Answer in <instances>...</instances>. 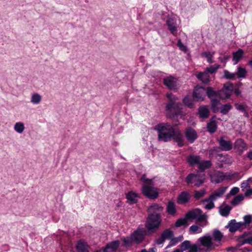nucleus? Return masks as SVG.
<instances>
[{
    "instance_id": "20e7f679",
    "label": "nucleus",
    "mask_w": 252,
    "mask_h": 252,
    "mask_svg": "<svg viewBox=\"0 0 252 252\" xmlns=\"http://www.w3.org/2000/svg\"><path fill=\"white\" fill-rule=\"evenodd\" d=\"M182 104L181 103L175 102H168L165 105V110L167 116L173 118L175 116L181 115L182 113Z\"/></svg>"
},
{
    "instance_id": "6e6d98bb",
    "label": "nucleus",
    "mask_w": 252,
    "mask_h": 252,
    "mask_svg": "<svg viewBox=\"0 0 252 252\" xmlns=\"http://www.w3.org/2000/svg\"><path fill=\"white\" fill-rule=\"evenodd\" d=\"M236 74L231 73L227 70H224V77L228 79H234L235 78Z\"/></svg>"
},
{
    "instance_id": "7c9ffc66",
    "label": "nucleus",
    "mask_w": 252,
    "mask_h": 252,
    "mask_svg": "<svg viewBox=\"0 0 252 252\" xmlns=\"http://www.w3.org/2000/svg\"><path fill=\"white\" fill-rule=\"evenodd\" d=\"M206 94L211 100L212 99H215L217 97L219 98V91H215L213 88L210 87L206 88Z\"/></svg>"
},
{
    "instance_id": "a878e982",
    "label": "nucleus",
    "mask_w": 252,
    "mask_h": 252,
    "mask_svg": "<svg viewBox=\"0 0 252 252\" xmlns=\"http://www.w3.org/2000/svg\"><path fill=\"white\" fill-rule=\"evenodd\" d=\"M138 197L139 196L138 194L133 191H129L126 194V198L127 200V202L129 204H133L136 203Z\"/></svg>"
},
{
    "instance_id": "e2e57ef3",
    "label": "nucleus",
    "mask_w": 252,
    "mask_h": 252,
    "mask_svg": "<svg viewBox=\"0 0 252 252\" xmlns=\"http://www.w3.org/2000/svg\"><path fill=\"white\" fill-rule=\"evenodd\" d=\"M234 106H235L236 108L240 111H242V112H244L245 111V110H246L245 108H244V107L243 106V105H241V104H239L238 103H235L234 104Z\"/></svg>"
},
{
    "instance_id": "de8ad7c7",
    "label": "nucleus",
    "mask_w": 252,
    "mask_h": 252,
    "mask_svg": "<svg viewBox=\"0 0 252 252\" xmlns=\"http://www.w3.org/2000/svg\"><path fill=\"white\" fill-rule=\"evenodd\" d=\"M206 193V191L205 189L195 190L194 192V197L196 200H198L203 197Z\"/></svg>"
},
{
    "instance_id": "f3484780",
    "label": "nucleus",
    "mask_w": 252,
    "mask_h": 252,
    "mask_svg": "<svg viewBox=\"0 0 252 252\" xmlns=\"http://www.w3.org/2000/svg\"><path fill=\"white\" fill-rule=\"evenodd\" d=\"M172 138L174 141L177 143L179 147H181L184 146V136L179 129H174V134H173Z\"/></svg>"
},
{
    "instance_id": "052dcab7",
    "label": "nucleus",
    "mask_w": 252,
    "mask_h": 252,
    "mask_svg": "<svg viewBox=\"0 0 252 252\" xmlns=\"http://www.w3.org/2000/svg\"><path fill=\"white\" fill-rule=\"evenodd\" d=\"M205 57L207 59V61L209 63H211L212 58L214 55V53L211 54L210 52H205L203 53Z\"/></svg>"
},
{
    "instance_id": "b1692460",
    "label": "nucleus",
    "mask_w": 252,
    "mask_h": 252,
    "mask_svg": "<svg viewBox=\"0 0 252 252\" xmlns=\"http://www.w3.org/2000/svg\"><path fill=\"white\" fill-rule=\"evenodd\" d=\"M201 160L200 156L189 155L187 157V162L190 165L194 166L195 165H198L199 161Z\"/></svg>"
},
{
    "instance_id": "c03bdc74",
    "label": "nucleus",
    "mask_w": 252,
    "mask_h": 252,
    "mask_svg": "<svg viewBox=\"0 0 252 252\" xmlns=\"http://www.w3.org/2000/svg\"><path fill=\"white\" fill-rule=\"evenodd\" d=\"M232 108V106L230 104H225L220 107V112L223 115H226Z\"/></svg>"
},
{
    "instance_id": "4be33fe9",
    "label": "nucleus",
    "mask_w": 252,
    "mask_h": 252,
    "mask_svg": "<svg viewBox=\"0 0 252 252\" xmlns=\"http://www.w3.org/2000/svg\"><path fill=\"white\" fill-rule=\"evenodd\" d=\"M190 195L188 191H184L179 194L177 201L179 204H185L189 202Z\"/></svg>"
},
{
    "instance_id": "4468645a",
    "label": "nucleus",
    "mask_w": 252,
    "mask_h": 252,
    "mask_svg": "<svg viewBox=\"0 0 252 252\" xmlns=\"http://www.w3.org/2000/svg\"><path fill=\"white\" fill-rule=\"evenodd\" d=\"M163 84L170 90H177V80L176 78L169 76L163 80Z\"/></svg>"
},
{
    "instance_id": "0e129e2a",
    "label": "nucleus",
    "mask_w": 252,
    "mask_h": 252,
    "mask_svg": "<svg viewBox=\"0 0 252 252\" xmlns=\"http://www.w3.org/2000/svg\"><path fill=\"white\" fill-rule=\"evenodd\" d=\"M239 191V189L238 187L233 188L230 191V194L232 195H234Z\"/></svg>"
},
{
    "instance_id": "1a4fd4ad",
    "label": "nucleus",
    "mask_w": 252,
    "mask_h": 252,
    "mask_svg": "<svg viewBox=\"0 0 252 252\" xmlns=\"http://www.w3.org/2000/svg\"><path fill=\"white\" fill-rule=\"evenodd\" d=\"M211 182L215 184L221 183L225 178V174L220 171L214 170L209 173Z\"/></svg>"
},
{
    "instance_id": "bb28decb",
    "label": "nucleus",
    "mask_w": 252,
    "mask_h": 252,
    "mask_svg": "<svg viewBox=\"0 0 252 252\" xmlns=\"http://www.w3.org/2000/svg\"><path fill=\"white\" fill-rule=\"evenodd\" d=\"M214 200H212L211 198L208 196L206 198L203 199L201 201V203L205 204L204 208L206 210H210L213 209L215 207V204Z\"/></svg>"
},
{
    "instance_id": "cd10ccee",
    "label": "nucleus",
    "mask_w": 252,
    "mask_h": 252,
    "mask_svg": "<svg viewBox=\"0 0 252 252\" xmlns=\"http://www.w3.org/2000/svg\"><path fill=\"white\" fill-rule=\"evenodd\" d=\"M196 77L204 84H207L210 82V76L206 71L199 72Z\"/></svg>"
},
{
    "instance_id": "c9c22d12",
    "label": "nucleus",
    "mask_w": 252,
    "mask_h": 252,
    "mask_svg": "<svg viewBox=\"0 0 252 252\" xmlns=\"http://www.w3.org/2000/svg\"><path fill=\"white\" fill-rule=\"evenodd\" d=\"M220 151H221L217 146H215L211 148L209 151V157L211 159L217 158H219V155L220 154Z\"/></svg>"
},
{
    "instance_id": "4d7b16f0",
    "label": "nucleus",
    "mask_w": 252,
    "mask_h": 252,
    "mask_svg": "<svg viewBox=\"0 0 252 252\" xmlns=\"http://www.w3.org/2000/svg\"><path fill=\"white\" fill-rule=\"evenodd\" d=\"M218 68H219V66L215 67V66H214L213 65H211V66H210L209 67H207L206 68V71L208 73L209 72V73H210L211 74H213V73H214L215 72H216L217 71V70L218 69Z\"/></svg>"
},
{
    "instance_id": "f8f14e48",
    "label": "nucleus",
    "mask_w": 252,
    "mask_h": 252,
    "mask_svg": "<svg viewBox=\"0 0 252 252\" xmlns=\"http://www.w3.org/2000/svg\"><path fill=\"white\" fill-rule=\"evenodd\" d=\"M206 89L202 86H196L192 94V97L195 101H203L205 98Z\"/></svg>"
},
{
    "instance_id": "0eeeda50",
    "label": "nucleus",
    "mask_w": 252,
    "mask_h": 252,
    "mask_svg": "<svg viewBox=\"0 0 252 252\" xmlns=\"http://www.w3.org/2000/svg\"><path fill=\"white\" fill-rule=\"evenodd\" d=\"M198 241L200 242V245L205 248L206 252L211 251L214 248V243L212 236L208 234L205 235L198 239Z\"/></svg>"
},
{
    "instance_id": "6e6552de",
    "label": "nucleus",
    "mask_w": 252,
    "mask_h": 252,
    "mask_svg": "<svg viewBox=\"0 0 252 252\" xmlns=\"http://www.w3.org/2000/svg\"><path fill=\"white\" fill-rule=\"evenodd\" d=\"M217 141L219 145L217 147L221 151H229L232 149V143L230 140H227L224 136L217 138Z\"/></svg>"
},
{
    "instance_id": "69168bd1",
    "label": "nucleus",
    "mask_w": 252,
    "mask_h": 252,
    "mask_svg": "<svg viewBox=\"0 0 252 252\" xmlns=\"http://www.w3.org/2000/svg\"><path fill=\"white\" fill-rule=\"evenodd\" d=\"M250 180V179H249L246 182H243L241 184V188L242 189H246L247 188H250V184L248 182Z\"/></svg>"
},
{
    "instance_id": "f704fd0d",
    "label": "nucleus",
    "mask_w": 252,
    "mask_h": 252,
    "mask_svg": "<svg viewBox=\"0 0 252 252\" xmlns=\"http://www.w3.org/2000/svg\"><path fill=\"white\" fill-rule=\"evenodd\" d=\"M198 114L200 118L206 119L209 116V110L206 106H202L198 108Z\"/></svg>"
},
{
    "instance_id": "473e14b6",
    "label": "nucleus",
    "mask_w": 252,
    "mask_h": 252,
    "mask_svg": "<svg viewBox=\"0 0 252 252\" xmlns=\"http://www.w3.org/2000/svg\"><path fill=\"white\" fill-rule=\"evenodd\" d=\"M212 165V163L211 160H200L198 168L200 171L203 172L206 169L210 168Z\"/></svg>"
},
{
    "instance_id": "a211bd4d",
    "label": "nucleus",
    "mask_w": 252,
    "mask_h": 252,
    "mask_svg": "<svg viewBox=\"0 0 252 252\" xmlns=\"http://www.w3.org/2000/svg\"><path fill=\"white\" fill-rule=\"evenodd\" d=\"M173 236L172 231L169 229H166L161 233L160 236L156 239V243L158 245L163 244L166 239L171 238Z\"/></svg>"
},
{
    "instance_id": "3c124183",
    "label": "nucleus",
    "mask_w": 252,
    "mask_h": 252,
    "mask_svg": "<svg viewBox=\"0 0 252 252\" xmlns=\"http://www.w3.org/2000/svg\"><path fill=\"white\" fill-rule=\"evenodd\" d=\"M244 199V196L240 194L235 196L231 201V204L233 206H236L240 203Z\"/></svg>"
},
{
    "instance_id": "680f3d73",
    "label": "nucleus",
    "mask_w": 252,
    "mask_h": 252,
    "mask_svg": "<svg viewBox=\"0 0 252 252\" xmlns=\"http://www.w3.org/2000/svg\"><path fill=\"white\" fill-rule=\"evenodd\" d=\"M199 229V227L197 225H192L190 226L189 231L190 233H195Z\"/></svg>"
},
{
    "instance_id": "c85d7f7f",
    "label": "nucleus",
    "mask_w": 252,
    "mask_h": 252,
    "mask_svg": "<svg viewBox=\"0 0 252 252\" xmlns=\"http://www.w3.org/2000/svg\"><path fill=\"white\" fill-rule=\"evenodd\" d=\"M166 212L167 213L172 216H175L177 213L175 203L172 201H169L166 206Z\"/></svg>"
},
{
    "instance_id": "09e8293b",
    "label": "nucleus",
    "mask_w": 252,
    "mask_h": 252,
    "mask_svg": "<svg viewBox=\"0 0 252 252\" xmlns=\"http://www.w3.org/2000/svg\"><path fill=\"white\" fill-rule=\"evenodd\" d=\"M237 69V72L235 73L236 75H237V77L239 78H245L247 74V71L246 69L239 66L238 67Z\"/></svg>"
},
{
    "instance_id": "f03ea898",
    "label": "nucleus",
    "mask_w": 252,
    "mask_h": 252,
    "mask_svg": "<svg viewBox=\"0 0 252 252\" xmlns=\"http://www.w3.org/2000/svg\"><path fill=\"white\" fill-rule=\"evenodd\" d=\"M174 129L168 123L158 124L154 128L158 132V140L163 142H167L171 139Z\"/></svg>"
},
{
    "instance_id": "6ab92c4d",
    "label": "nucleus",
    "mask_w": 252,
    "mask_h": 252,
    "mask_svg": "<svg viewBox=\"0 0 252 252\" xmlns=\"http://www.w3.org/2000/svg\"><path fill=\"white\" fill-rule=\"evenodd\" d=\"M163 211V207L158 203H153L150 205L147 209L149 214L161 215Z\"/></svg>"
},
{
    "instance_id": "ddd939ff",
    "label": "nucleus",
    "mask_w": 252,
    "mask_h": 252,
    "mask_svg": "<svg viewBox=\"0 0 252 252\" xmlns=\"http://www.w3.org/2000/svg\"><path fill=\"white\" fill-rule=\"evenodd\" d=\"M248 148V145L243 139L239 138L235 141L234 144V149L239 155H241L245 151L247 150Z\"/></svg>"
},
{
    "instance_id": "a19ab883",
    "label": "nucleus",
    "mask_w": 252,
    "mask_h": 252,
    "mask_svg": "<svg viewBox=\"0 0 252 252\" xmlns=\"http://www.w3.org/2000/svg\"><path fill=\"white\" fill-rule=\"evenodd\" d=\"M183 239V236L182 235H180L178 237L174 238L173 236L170 238V240L169 243L166 246V249L170 248V247L175 246L178 243L182 241Z\"/></svg>"
},
{
    "instance_id": "774afa93",
    "label": "nucleus",
    "mask_w": 252,
    "mask_h": 252,
    "mask_svg": "<svg viewBox=\"0 0 252 252\" xmlns=\"http://www.w3.org/2000/svg\"><path fill=\"white\" fill-rule=\"evenodd\" d=\"M243 243L245 244H252V236L247 238L243 239Z\"/></svg>"
},
{
    "instance_id": "4c0bfd02",
    "label": "nucleus",
    "mask_w": 252,
    "mask_h": 252,
    "mask_svg": "<svg viewBox=\"0 0 252 252\" xmlns=\"http://www.w3.org/2000/svg\"><path fill=\"white\" fill-rule=\"evenodd\" d=\"M190 242L189 240L184 241L180 245V249H177L173 252H183L189 248L190 247Z\"/></svg>"
},
{
    "instance_id": "72a5a7b5",
    "label": "nucleus",
    "mask_w": 252,
    "mask_h": 252,
    "mask_svg": "<svg viewBox=\"0 0 252 252\" xmlns=\"http://www.w3.org/2000/svg\"><path fill=\"white\" fill-rule=\"evenodd\" d=\"M244 55V51L241 49H239L236 52H233V61L234 64H236L238 63L240 59L242 58Z\"/></svg>"
},
{
    "instance_id": "603ef678",
    "label": "nucleus",
    "mask_w": 252,
    "mask_h": 252,
    "mask_svg": "<svg viewBox=\"0 0 252 252\" xmlns=\"http://www.w3.org/2000/svg\"><path fill=\"white\" fill-rule=\"evenodd\" d=\"M187 219L185 216L184 218H181L178 219L175 223V226L177 227H181L184 225L187 224Z\"/></svg>"
},
{
    "instance_id": "412c9836",
    "label": "nucleus",
    "mask_w": 252,
    "mask_h": 252,
    "mask_svg": "<svg viewBox=\"0 0 252 252\" xmlns=\"http://www.w3.org/2000/svg\"><path fill=\"white\" fill-rule=\"evenodd\" d=\"M242 226L241 222H236V220L233 219L230 220L227 225L225 226L226 228H228L229 232L233 233L236 231L239 228Z\"/></svg>"
},
{
    "instance_id": "aec40b11",
    "label": "nucleus",
    "mask_w": 252,
    "mask_h": 252,
    "mask_svg": "<svg viewBox=\"0 0 252 252\" xmlns=\"http://www.w3.org/2000/svg\"><path fill=\"white\" fill-rule=\"evenodd\" d=\"M120 242L119 240L112 241L107 243L105 247L102 248L103 252H116L118 249Z\"/></svg>"
},
{
    "instance_id": "79ce46f5",
    "label": "nucleus",
    "mask_w": 252,
    "mask_h": 252,
    "mask_svg": "<svg viewBox=\"0 0 252 252\" xmlns=\"http://www.w3.org/2000/svg\"><path fill=\"white\" fill-rule=\"evenodd\" d=\"M220 103V100L215 99H212L211 100V108L214 113H217L219 112V105Z\"/></svg>"
},
{
    "instance_id": "864d4df0",
    "label": "nucleus",
    "mask_w": 252,
    "mask_h": 252,
    "mask_svg": "<svg viewBox=\"0 0 252 252\" xmlns=\"http://www.w3.org/2000/svg\"><path fill=\"white\" fill-rule=\"evenodd\" d=\"M244 221L241 222L242 226L244 225H249L252 222V217L250 215H245L243 217Z\"/></svg>"
},
{
    "instance_id": "58836bf2",
    "label": "nucleus",
    "mask_w": 252,
    "mask_h": 252,
    "mask_svg": "<svg viewBox=\"0 0 252 252\" xmlns=\"http://www.w3.org/2000/svg\"><path fill=\"white\" fill-rule=\"evenodd\" d=\"M87 244L82 240L79 241L76 245L77 252H88Z\"/></svg>"
},
{
    "instance_id": "39448f33",
    "label": "nucleus",
    "mask_w": 252,
    "mask_h": 252,
    "mask_svg": "<svg viewBox=\"0 0 252 252\" xmlns=\"http://www.w3.org/2000/svg\"><path fill=\"white\" fill-rule=\"evenodd\" d=\"M186 182L188 184H194L196 187H199L204 182L205 174L190 173L186 178Z\"/></svg>"
},
{
    "instance_id": "9b49d317",
    "label": "nucleus",
    "mask_w": 252,
    "mask_h": 252,
    "mask_svg": "<svg viewBox=\"0 0 252 252\" xmlns=\"http://www.w3.org/2000/svg\"><path fill=\"white\" fill-rule=\"evenodd\" d=\"M146 231L143 227H138L131 235L137 244L141 243L144 239Z\"/></svg>"
},
{
    "instance_id": "2f4dec72",
    "label": "nucleus",
    "mask_w": 252,
    "mask_h": 252,
    "mask_svg": "<svg viewBox=\"0 0 252 252\" xmlns=\"http://www.w3.org/2000/svg\"><path fill=\"white\" fill-rule=\"evenodd\" d=\"M208 216L206 214H201L198 215L196 219V222H199V225L202 227H204L208 223L207 220Z\"/></svg>"
},
{
    "instance_id": "423d86ee",
    "label": "nucleus",
    "mask_w": 252,
    "mask_h": 252,
    "mask_svg": "<svg viewBox=\"0 0 252 252\" xmlns=\"http://www.w3.org/2000/svg\"><path fill=\"white\" fill-rule=\"evenodd\" d=\"M233 162L234 159L231 156L228 154L223 155L221 153L219 155V158H217L216 167L222 168L223 164L231 165Z\"/></svg>"
},
{
    "instance_id": "e433bc0d",
    "label": "nucleus",
    "mask_w": 252,
    "mask_h": 252,
    "mask_svg": "<svg viewBox=\"0 0 252 252\" xmlns=\"http://www.w3.org/2000/svg\"><path fill=\"white\" fill-rule=\"evenodd\" d=\"M207 128L208 131L211 133H213L216 131L217 128V122L213 119V118H212L211 119L210 122L207 124Z\"/></svg>"
},
{
    "instance_id": "7ed1b4c3",
    "label": "nucleus",
    "mask_w": 252,
    "mask_h": 252,
    "mask_svg": "<svg viewBox=\"0 0 252 252\" xmlns=\"http://www.w3.org/2000/svg\"><path fill=\"white\" fill-rule=\"evenodd\" d=\"M161 215L148 214L145 222V227L150 234L155 233L161 223Z\"/></svg>"
},
{
    "instance_id": "2eb2a0df",
    "label": "nucleus",
    "mask_w": 252,
    "mask_h": 252,
    "mask_svg": "<svg viewBox=\"0 0 252 252\" xmlns=\"http://www.w3.org/2000/svg\"><path fill=\"white\" fill-rule=\"evenodd\" d=\"M166 23L168 30L173 35H176L177 33L176 18L175 17L168 16Z\"/></svg>"
},
{
    "instance_id": "393cba45",
    "label": "nucleus",
    "mask_w": 252,
    "mask_h": 252,
    "mask_svg": "<svg viewBox=\"0 0 252 252\" xmlns=\"http://www.w3.org/2000/svg\"><path fill=\"white\" fill-rule=\"evenodd\" d=\"M227 187H221L215 190L213 193L210 194L209 196L214 201L216 200L217 198H220L222 196L224 193Z\"/></svg>"
},
{
    "instance_id": "338daca9",
    "label": "nucleus",
    "mask_w": 252,
    "mask_h": 252,
    "mask_svg": "<svg viewBox=\"0 0 252 252\" xmlns=\"http://www.w3.org/2000/svg\"><path fill=\"white\" fill-rule=\"evenodd\" d=\"M250 233V232H248V231L244 232L242 235H240L238 237V240H239L242 239H245V238L248 235H249Z\"/></svg>"
},
{
    "instance_id": "8fccbe9b",
    "label": "nucleus",
    "mask_w": 252,
    "mask_h": 252,
    "mask_svg": "<svg viewBox=\"0 0 252 252\" xmlns=\"http://www.w3.org/2000/svg\"><path fill=\"white\" fill-rule=\"evenodd\" d=\"M41 100V96L37 93L33 94L31 96V101L33 104H38Z\"/></svg>"
},
{
    "instance_id": "9d476101",
    "label": "nucleus",
    "mask_w": 252,
    "mask_h": 252,
    "mask_svg": "<svg viewBox=\"0 0 252 252\" xmlns=\"http://www.w3.org/2000/svg\"><path fill=\"white\" fill-rule=\"evenodd\" d=\"M233 84L227 83L224 84L223 88L219 91V98L224 99L229 98L232 93Z\"/></svg>"
},
{
    "instance_id": "13d9d810",
    "label": "nucleus",
    "mask_w": 252,
    "mask_h": 252,
    "mask_svg": "<svg viewBox=\"0 0 252 252\" xmlns=\"http://www.w3.org/2000/svg\"><path fill=\"white\" fill-rule=\"evenodd\" d=\"M238 241H239V243L236 245V248H234L233 247H230L227 249L228 251H232V252H234V251L236 250V249L239 248L240 247L242 246V245H244L245 244V243H243V240L242 241H240V240Z\"/></svg>"
},
{
    "instance_id": "37998d69",
    "label": "nucleus",
    "mask_w": 252,
    "mask_h": 252,
    "mask_svg": "<svg viewBox=\"0 0 252 252\" xmlns=\"http://www.w3.org/2000/svg\"><path fill=\"white\" fill-rule=\"evenodd\" d=\"M122 241L123 242L122 246L123 247L129 246L131 245V244H132L133 242H134V241L131 235H130L129 236L124 237L122 239Z\"/></svg>"
},
{
    "instance_id": "bf43d9fd",
    "label": "nucleus",
    "mask_w": 252,
    "mask_h": 252,
    "mask_svg": "<svg viewBox=\"0 0 252 252\" xmlns=\"http://www.w3.org/2000/svg\"><path fill=\"white\" fill-rule=\"evenodd\" d=\"M177 46L179 47V49L183 51L186 52L187 51V47L184 45L182 42L181 39H179L177 41Z\"/></svg>"
},
{
    "instance_id": "f257e3e1",
    "label": "nucleus",
    "mask_w": 252,
    "mask_h": 252,
    "mask_svg": "<svg viewBox=\"0 0 252 252\" xmlns=\"http://www.w3.org/2000/svg\"><path fill=\"white\" fill-rule=\"evenodd\" d=\"M141 180L144 183L141 190L144 196L150 199H155L158 196V192L157 188L154 187L153 179H147L145 174L141 177Z\"/></svg>"
},
{
    "instance_id": "5701e85b",
    "label": "nucleus",
    "mask_w": 252,
    "mask_h": 252,
    "mask_svg": "<svg viewBox=\"0 0 252 252\" xmlns=\"http://www.w3.org/2000/svg\"><path fill=\"white\" fill-rule=\"evenodd\" d=\"M202 213V211L200 209L196 208L188 212L185 216L187 220H194L196 219L197 216Z\"/></svg>"
},
{
    "instance_id": "ea45409f",
    "label": "nucleus",
    "mask_w": 252,
    "mask_h": 252,
    "mask_svg": "<svg viewBox=\"0 0 252 252\" xmlns=\"http://www.w3.org/2000/svg\"><path fill=\"white\" fill-rule=\"evenodd\" d=\"M231 209V207L228 205H225L223 208L220 207L219 213L221 216L226 217L230 214Z\"/></svg>"
},
{
    "instance_id": "c756f323",
    "label": "nucleus",
    "mask_w": 252,
    "mask_h": 252,
    "mask_svg": "<svg viewBox=\"0 0 252 252\" xmlns=\"http://www.w3.org/2000/svg\"><path fill=\"white\" fill-rule=\"evenodd\" d=\"M212 237L214 241L220 244V242L223 237V235L220 230L218 229H215L213 231Z\"/></svg>"
},
{
    "instance_id": "dca6fc26",
    "label": "nucleus",
    "mask_w": 252,
    "mask_h": 252,
    "mask_svg": "<svg viewBox=\"0 0 252 252\" xmlns=\"http://www.w3.org/2000/svg\"><path fill=\"white\" fill-rule=\"evenodd\" d=\"M185 135L188 141L190 143H193L198 137L196 131L191 127L186 128Z\"/></svg>"
},
{
    "instance_id": "5fc2aeb1",
    "label": "nucleus",
    "mask_w": 252,
    "mask_h": 252,
    "mask_svg": "<svg viewBox=\"0 0 252 252\" xmlns=\"http://www.w3.org/2000/svg\"><path fill=\"white\" fill-rule=\"evenodd\" d=\"M166 97L168 99V102H175L178 99V97H176L171 93H168L166 94Z\"/></svg>"
},
{
    "instance_id": "49530a36",
    "label": "nucleus",
    "mask_w": 252,
    "mask_h": 252,
    "mask_svg": "<svg viewBox=\"0 0 252 252\" xmlns=\"http://www.w3.org/2000/svg\"><path fill=\"white\" fill-rule=\"evenodd\" d=\"M14 129L17 132L21 133L25 129L24 125L22 122L16 123L14 125Z\"/></svg>"
},
{
    "instance_id": "a18cd8bd",
    "label": "nucleus",
    "mask_w": 252,
    "mask_h": 252,
    "mask_svg": "<svg viewBox=\"0 0 252 252\" xmlns=\"http://www.w3.org/2000/svg\"><path fill=\"white\" fill-rule=\"evenodd\" d=\"M184 104L189 108H192L194 107V104L190 96H186L183 99Z\"/></svg>"
}]
</instances>
